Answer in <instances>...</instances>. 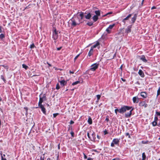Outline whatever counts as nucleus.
<instances>
[{"label":"nucleus","instance_id":"nucleus-48","mask_svg":"<svg viewBox=\"0 0 160 160\" xmlns=\"http://www.w3.org/2000/svg\"><path fill=\"white\" fill-rule=\"evenodd\" d=\"M144 0H142L141 2V5L139 6V7H141L143 5Z\"/></svg>","mask_w":160,"mask_h":160},{"label":"nucleus","instance_id":"nucleus-11","mask_svg":"<svg viewBox=\"0 0 160 160\" xmlns=\"http://www.w3.org/2000/svg\"><path fill=\"white\" fill-rule=\"evenodd\" d=\"M120 139L114 138L112 142L115 144L118 145L120 142Z\"/></svg>","mask_w":160,"mask_h":160},{"label":"nucleus","instance_id":"nucleus-30","mask_svg":"<svg viewBox=\"0 0 160 160\" xmlns=\"http://www.w3.org/2000/svg\"><path fill=\"white\" fill-rule=\"evenodd\" d=\"M1 78L4 82L5 83H6V80L5 79V78L3 75H1Z\"/></svg>","mask_w":160,"mask_h":160},{"label":"nucleus","instance_id":"nucleus-9","mask_svg":"<svg viewBox=\"0 0 160 160\" xmlns=\"http://www.w3.org/2000/svg\"><path fill=\"white\" fill-rule=\"evenodd\" d=\"M137 17V14L135 13L133 17L132 18L131 22L132 25H133V23L135 22Z\"/></svg>","mask_w":160,"mask_h":160},{"label":"nucleus","instance_id":"nucleus-10","mask_svg":"<svg viewBox=\"0 0 160 160\" xmlns=\"http://www.w3.org/2000/svg\"><path fill=\"white\" fill-rule=\"evenodd\" d=\"M138 57L140 59L144 62H147L144 55H143L141 56H138Z\"/></svg>","mask_w":160,"mask_h":160},{"label":"nucleus","instance_id":"nucleus-22","mask_svg":"<svg viewBox=\"0 0 160 160\" xmlns=\"http://www.w3.org/2000/svg\"><path fill=\"white\" fill-rule=\"evenodd\" d=\"M98 18L97 16L94 15L92 17V19L93 20V21H94V22H95L96 21H97V20H98Z\"/></svg>","mask_w":160,"mask_h":160},{"label":"nucleus","instance_id":"nucleus-31","mask_svg":"<svg viewBox=\"0 0 160 160\" xmlns=\"http://www.w3.org/2000/svg\"><path fill=\"white\" fill-rule=\"evenodd\" d=\"M152 124L153 126H156L157 125V122L154 121L152 122Z\"/></svg>","mask_w":160,"mask_h":160},{"label":"nucleus","instance_id":"nucleus-60","mask_svg":"<svg viewBox=\"0 0 160 160\" xmlns=\"http://www.w3.org/2000/svg\"><path fill=\"white\" fill-rule=\"evenodd\" d=\"M30 5V4H29V5L28 6H27L25 7V8L24 9V10L25 9H28L29 8V5Z\"/></svg>","mask_w":160,"mask_h":160},{"label":"nucleus","instance_id":"nucleus-63","mask_svg":"<svg viewBox=\"0 0 160 160\" xmlns=\"http://www.w3.org/2000/svg\"><path fill=\"white\" fill-rule=\"evenodd\" d=\"M97 138H98V139H99L100 138V137L98 135H97Z\"/></svg>","mask_w":160,"mask_h":160},{"label":"nucleus","instance_id":"nucleus-38","mask_svg":"<svg viewBox=\"0 0 160 160\" xmlns=\"http://www.w3.org/2000/svg\"><path fill=\"white\" fill-rule=\"evenodd\" d=\"M24 109L26 111V114H28V108L27 107H24Z\"/></svg>","mask_w":160,"mask_h":160},{"label":"nucleus","instance_id":"nucleus-35","mask_svg":"<svg viewBox=\"0 0 160 160\" xmlns=\"http://www.w3.org/2000/svg\"><path fill=\"white\" fill-rule=\"evenodd\" d=\"M45 154H43L42 156H41L40 158V160H44L45 157Z\"/></svg>","mask_w":160,"mask_h":160},{"label":"nucleus","instance_id":"nucleus-55","mask_svg":"<svg viewBox=\"0 0 160 160\" xmlns=\"http://www.w3.org/2000/svg\"><path fill=\"white\" fill-rule=\"evenodd\" d=\"M84 155V159H86L87 158V156L85 155V154L84 153H83Z\"/></svg>","mask_w":160,"mask_h":160},{"label":"nucleus","instance_id":"nucleus-44","mask_svg":"<svg viewBox=\"0 0 160 160\" xmlns=\"http://www.w3.org/2000/svg\"><path fill=\"white\" fill-rule=\"evenodd\" d=\"M96 96L97 98V99H98V100H99L100 98L101 95L98 94Z\"/></svg>","mask_w":160,"mask_h":160},{"label":"nucleus","instance_id":"nucleus-27","mask_svg":"<svg viewBox=\"0 0 160 160\" xmlns=\"http://www.w3.org/2000/svg\"><path fill=\"white\" fill-rule=\"evenodd\" d=\"M80 83V81H77L74 82H73L72 84V86H74V85H76V84H77L78 83Z\"/></svg>","mask_w":160,"mask_h":160},{"label":"nucleus","instance_id":"nucleus-59","mask_svg":"<svg viewBox=\"0 0 160 160\" xmlns=\"http://www.w3.org/2000/svg\"><path fill=\"white\" fill-rule=\"evenodd\" d=\"M156 7H155V6H153V7L151 8V9H152H152H156Z\"/></svg>","mask_w":160,"mask_h":160},{"label":"nucleus","instance_id":"nucleus-52","mask_svg":"<svg viewBox=\"0 0 160 160\" xmlns=\"http://www.w3.org/2000/svg\"><path fill=\"white\" fill-rule=\"evenodd\" d=\"M72 126H69V127L68 128V131H69L70 129L72 130Z\"/></svg>","mask_w":160,"mask_h":160},{"label":"nucleus","instance_id":"nucleus-8","mask_svg":"<svg viewBox=\"0 0 160 160\" xmlns=\"http://www.w3.org/2000/svg\"><path fill=\"white\" fill-rule=\"evenodd\" d=\"M115 25V24H113L112 25H110L106 29V31L108 33H110L111 32L110 30L112 29Z\"/></svg>","mask_w":160,"mask_h":160},{"label":"nucleus","instance_id":"nucleus-49","mask_svg":"<svg viewBox=\"0 0 160 160\" xmlns=\"http://www.w3.org/2000/svg\"><path fill=\"white\" fill-rule=\"evenodd\" d=\"M114 144L113 143V142H112L111 143V146L112 147H114Z\"/></svg>","mask_w":160,"mask_h":160},{"label":"nucleus","instance_id":"nucleus-33","mask_svg":"<svg viewBox=\"0 0 160 160\" xmlns=\"http://www.w3.org/2000/svg\"><path fill=\"white\" fill-rule=\"evenodd\" d=\"M112 13V12H108L106 14H105L103 16V17H105L106 16H107L108 15L111 14Z\"/></svg>","mask_w":160,"mask_h":160},{"label":"nucleus","instance_id":"nucleus-45","mask_svg":"<svg viewBox=\"0 0 160 160\" xmlns=\"http://www.w3.org/2000/svg\"><path fill=\"white\" fill-rule=\"evenodd\" d=\"M158 120V118L157 117V116H155V118H154V121L155 122H157V121Z\"/></svg>","mask_w":160,"mask_h":160},{"label":"nucleus","instance_id":"nucleus-46","mask_svg":"<svg viewBox=\"0 0 160 160\" xmlns=\"http://www.w3.org/2000/svg\"><path fill=\"white\" fill-rule=\"evenodd\" d=\"M103 132H104V135H106V134H108V132H107V131L106 129H105V130Z\"/></svg>","mask_w":160,"mask_h":160},{"label":"nucleus","instance_id":"nucleus-64","mask_svg":"<svg viewBox=\"0 0 160 160\" xmlns=\"http://www.w3.org/2000/svg\"><path fill=\"white\" fill-rule=\"evenodd\" d=\"M47 64L48 65V66L49 67H51L52 66L51 65V64H50V63H49L48 62H47Z\"/></svg>","mask_w":160,"mask_h":160},{"label":"nucleus","instance_id":"nucleus-32","mask_svg":"<svg viewBox=\"0 0 160 160\" xmlns=\"http://www.w3.org/2000/svg\"><path fill=\"white\" fill-rule=\"evenodd\" d=\"M93 22H88L87 23V25L89 26H92L93 25Z\"/></svg>","mask_w":160,"mask_h":160},{"label":"nucleus","instance_id":"nucleus-51","mask_svg":"<svg viewBox=\"0 0 160 160\" xmlns=\"http://www.w3.org/2000/svg\"><path fill=\"white\" fill-rule=\"evenodd\" d=\"M87 136L88 138L90 139L91 140V138L90 137V135H89V133L88 132H87Z\"/></svg>","mask_w":160,"mask_h":160},{"label":"nucleus","instance_id":"nucleus-19","mask_svg":"<svg viewBox=\"0 0 160 160\" xmlns=\"http://www.w3.org/2000/svg\"><path fill=\"white\" fill-rule=\"evenodd\" d=\"M99 44H100V43H99V42H97L95 44L93 45L91 47V48H92V50H93V49L94 48H96L97 46H98L99 45Z\"/></svg>","mask_w":160,"mask_h":160},{"label":"nucleus","instance_id":"nucleus-25","mask_svg":"<svg viewBox=\"0 0 160 160\" xmlns=\"http://www.w3.org/2000/svg\"><path fill=\"white\" fill-rule=\"evenodd\" d=\"M142 160H145L146 158V156L144 152L142 153Z\"/></svg>","mask_w":160,"mask_h":160},{"label":"nucleus","instance_id":"nucleus-21","mask_svg":"<svg viewBox=\"0 0 160 160\" xmlns=\"http://www.w3.org/2000/svg\"><path fill=\"white\" fill-rule=\"evenodd\" d=\"M93 50L92 48H91L88 54V56L89 57L91 56L93 54Z\"/></svg>","mask_w":160,"mask_h":160},{"label":"nucleus","instance_id":"nucleus-7","mask_svg":"<svg viewBox=\"0 0 160 160\" xmlns=\"http://www.w3.org/2000/svg\"><path fill=\"white\" fill-rule=\"evenodd\" d=\"M39 107L41 109V110L43 113L45 114H46V109L43 106L42 104H38Z\"/></svg>","mask_w":160,"mask_h":160},{"label":"nucleus","instance_id":"nucleus-54","mask_svg":"<svg viewBox=\"0 0 160 160\" xmlns=\"http://www.w3.org/2000/svg\"><path fill=\"white\" fill-rule=\"evenodd\" d=\"M62 48V47H60L59 48H57V50H58V51L60 50Z\"/></svg>","mask_w":160,"mask_h":160},{"label":"nucleus","instance_id":"nucleus-58","mask_svg":"<svg viewBox=\"0 0 160 160\" xmlns=\"http://www.w3.org/2000/svg\"><path fill=\"white\" fill-rule=\"evenodd\" d=\"M69 73L70 74H73L74 73V72L73 71H71V70H70L69 71Z\"/></svg>","mask_w":160,"mask_h":160},{"label":"nucleus","instance_id":"nucleus-3","mask_svg":"<svg viewBox=\"0 0 160 160\" xmlns=\"http://www.w3.org/2000/svg\"><path fill=\"white\" fill-rule=\"evenodd\" d=\"M39 101L38 104H42L44 101L47 100V98L45 94H43L42 93H41L39 95Z\"/></svg>","mask_w":160,"mask_h":160},{"label":"nucleus","instance_id":"nucleus-34","mask_svg":"<svg viewBox=\"0 0 160 160\" xmlns=\"http://www.w3.org/2000/svg\"><path fill=\"white\" fill-rule=\"evenodd\" d=\"M5 35L3 34H0V39H2L3 38H4Z\"/></svg>","mask_w":160,"mask_h":160},{"label":"nucleus","instance_id":"nucleus-36","mask_svg":"<svg viewBox=\"0 0 160 160\" xmlns=\"http://www.w3.org/2000/svg\"><path fill=\"white\" fill-rule=\"evenodd\" d=\"M34 47H35V46L33 43H32V44L30 46V48L31 49H32V48H34Z\"/></svg>","mask_w":160,"mask_h":160},{"label":"nucleus","instance_id":"nucleus-2","mask_svg":"<svg viewBox=\"0 0 160 160\" xmlns=\"http://www.w3.org/2000/svg\"><path fill=\"white\" fill-rule=\"evenodd\" d=\"M69 22H71L72 23L71 25L72 26L75 27L77 25H79L80 23L82 22H81L80 20L78 18H72L69 20Z\"/></svg>","mask_w":160,"mask_h":160},{"label":"nucleus","instance_id":"nucleus-57","mask_svg":"<svg viewBox=\"0 0 160 160\" xmlns=\"http://www.w3.org/2000/svg\"><path fill=\"white\" fill-rule=\"evenodd\" d=\"M70 123V124H72L74 123V122L72 120H71Z\"/></svg>","mask_w":160,"mask_h":160},{"label":"nucleus","instance_id":"nucleus-42","mask_svg":"<svg viewBox=\"0 0 160 160\" xmlns=\"http://www.w3.org/2000/svg\"><path fill=\"white\" fill-rule=\"evenodd\" d=\"M70 133L71 134L72 137L73 138L74 137V133L72 131L70 132Z\"/></svg>","mask_w":160,"mask_h":160},{"label":"nucleus","instance_id":"nucleus-28","mask_svg":"<svg viewBox=\"0 0 160 160\" xmlns=\"http://www.w3.org/2000/svg\"><path fill=\"white\" fill-rule=\"evenodd\" d=\"M145 102L144 101H142L140 102L139 103V106L141 107H142L144 105V104H145Z\"/></svg>","mask_w":160,"mask_h":160},{"label":"nucleus","instance_id":"nucleus-12","mask_svg":"<svg viewBox=\"0 0 160 160\" xmlns=\"http://www.w3.org/2000/svg\"><path fill=\"white\" fill-rule=\"evenodd\" d=\"M132 15V14H129L128 15L127 17L122 20V22L125 24V21L128 20L129 18L131 17Z\"/></svg>","mask_w":160,"mask_h":160},{"label":"nucleus","instance_id":"nucleus-1","mask_svg":"<svg viewBox=\"0 0 160 160\" xmlns=\"http://www.w3.org/2000/svg\"><path fill=\"white\" fill-rule=\"evenodd\" d=\"M131 108L132 109L129 112L125 113V117L129 118L131 116L132 114V112L134 109V108H132V107L124 105L120 109H116L115 110V112L116 115L117 114L118 112L120 113L123 114L126 112L127 110H129Z\"/></svg>","mask_w":160,"mask_h":160},{"label":"nucleus","instance_id":"nucleus-39","mask_svg":"<svg viewBox=\"0 0 160 160\" xmlns=\"http://www.w3.org/2000/svg\"><path fill=\"white\" fill-rule=\"evenodd\" d=\"M59 114L58 113H54L53 114V118H56V117L58 116V115Z\"/></svg>","mask_w":160,"mask_h":160},{"label":"nucleus","instance_id":"nucleus-29","mask_svg":"<svg viewBox=\"0 0 160 160\" xmlns=\"http://www.w3.org/2000/svg\"><path fill=\"white\" fill-rule=\"evenodd\" d=\"M22 67L26 70H27L28 68V67L27 66L24 64H22Z\"/></svg>","mask_w":160,"mask_h":160},{"label":"nucleus","instance_id":"nucleus-20","mask_svg":"<svg viewBox=\"0 0 160 160\" xmlns=\"http://www.w3.org/2000/svg\"><path fill=\"white\" fill-rule=\"evenodd\" d=\"M0 154L1 155V159L2 160H7V159L5 158V154H2V152H1Z\"/></svg>","mask_w":160,"mask_h":160},{"label":"nucleus","instance_id":"nucleus-24","mask_svg":"<svg viewBox=\"0 0 160 160\" xmlns=\"http://www.w3.org/2000/svg\"><path fill=\"white\" fill-rule=\"evenodd\" d=\"M79 16L80 17H81V19H82L84 16V12H81L80 14L79 15Z\"/></svg>","mask_w":160,"mask_h":160},{"label":"nucleus","instance_id":"nucleus-50","mask_svg":"<svg viewBox=\"0 0 160 160\" xmlns=\"http://www.w3.org/2000/svg\"><path fill=\"white\" fill-rule=\"evenodd\" d=\"M148 142L147 141V142H146L144 141H142V143H143V144H146V143H147V142Z\"/></svg>","mask_w":160,"mask_h":160},{"label":"nucleus","instance_id":"nucleus-23","mask_svg":"<svg viewBox=\"0 0 160 160\" xmlns=\"http://www.w3.org/2000/svg\"><path fill=\"white\" fill-rule=\"evenodd\" d=\"M88 122L90 125L92 124V119L90 117H89L88 118Z\"/></svg>","mask_w":160,"mask_h":160},{"label":"nucleus","instance_id":"nucleus-26","mask_svg":"<svg viewBox=\"0 0 160 160\" xmlns=\"http://www.w3.org/2000/svg\"><path fill=\"white\" fill-rule=\"evenodd\" d=\"M95 13L96 14V16H97L98 17L99 16L100 14V12L99 10L95 11Z\"/></svg>","mask_w":160,"mask_h":160},{"label":"nucleus","instance_id":"nucleus-40","mask_svg":"<svg viewBox=\"0 0 160 160\" xmlns=\"http://www.w3.org/2000/svg\"><path fill=\"white\" fill-rule=\"evenodd\" d=\"M80 55V54H78V55H77L75 57V58H74V61H76V60L77 59V58Z\"/></svg>","mask_w":160,"mask_h":160},{"label":"nucleus","instance_id":"nucleus-13","mask_svg":"<svg viewBox=\"0 0 160 160\" xmlns=\"http://www.w3.org/2000/svg\"><path fill=\"white\" fill-rule=\"evenodd\" d=\"M92 14L90 12H89L87 15H84L85 18L87 19H90L92 17Z\"/></svg>","mask_w":160,"mask_h":160},{"label":"nucleus","instance_id":"nucleus-43","mask_svg":"<svg viewBox=\"0 0 160 160\" xmlns=\"http://www.w3.org/2000/svg\"><path fill=\"white\" fill-rule=\"evenodd\" d=\"M109 117L108 116H107L106 117V118L105 120V121H107V122H108L109 119Z\"/></svg>","mask_w":160,"mask_h":160},{"label":"nucleus","instance_id":"nucleus-56","mask_svg":"<svg viewBox=\"0 0 160 160\" xmlns=\"http://www.w3.org/2000/svg\"><path fill=\"white\" fill-rule=\"evenodd\" d=\"M2 67H4L5 68L8 69V68L7 66H5L4 65H2Z\"/></svg>","mask_w":160,"mask_h":160},{"label":"nucleus","instance_id":"nucleus-15","mask_svg":"<svg viewBox=\"0 0 160 160\" xmlns=\"http://www.w3.org/2000/svg\"><path fill=\"white\" fill-rule=\"evenodd\" d=\"M138 73L140 76L142 78L144 77L145 75L143 71L141 69H140L138 72Z\"/></svg>","mask_w":160,"mask_h":160},{"label":"nucleus","instance_id":"nucleus-62","mask_svg":"<svg viewBox=\"0 0 160 160\" xmlns=\"http://www.w3.org/2000/svg\"><path fill=\"white\" fill-rule=\"evenodd\" d=\"M58 149H60V144H59L58 145Z\"/></svg>","mask_w":160,"mask_h":160},{"label":"nucleus","instance_id":"nucleus-17","mask_svg":"<svg viewBox=\"0 0 160 160\" xmlns=\"http://www.w3.org/2000/svg\"><path fill=\"white\" fill-rule=\"evenodd\" d=\"M132 100L133 103H137L138 102L139 99L138 98L136 97H133L132 98Z\"/></svg>","mask_w":160,"mask_h":160},{"label":"nucleus","instance_id":"nucleus-14","mask_svg":"<svg viewBox=\"0 0 160 160\" xmlns=\"http://www.w3.org/2000/svg\"><path fill=\"white\" fill-rule=\"evenodd\" d=\"M61 85L64 86L66 85L67 84V81H65L64 80L59 81Z\"/></svg>","mask_w":160,"mask_h":160},{"label":"nucleus","instance_id":"nucleus-16","mask_svg":"<svg viewBox=\"0 0 160 160\" xmlns=\"http://www.w3.org/2000/svg\"><path fill=\"white\" fill-rule=\"evenodd\" d=\"M92 138H91V140L92 141H95L96 139V135L94 132H93L92 134Z\"/></svg>","mask_w":160,"mask_h":160},{"label":"nucleus","instance_id":"nucleus-5","mask_svg":"<svg viewBox=\"0 0 160 160\" xmlns=\"http://www.w3.org/2000/svg\"><path fill=\"white\" fill-rule=\"evenodd\" d=\"M99 65V63H95L93 64L91 66L90 70L92 71H95L98 68Z\"/></svg>","mask_w":160,"mask_h":160},{"label":"nucleus","instance_id":"nucleus-61","mask_svg":"<svg viewBox=\"0 0 160 160\" xmlns=\"http://www.w3.org/2000/svg\"><path fill=\"white\" fill-rule=\"evenodd\" d=\"M87 160H93V159L91 158H88Z\"/></svg>","mask_w":160,"mask_h":160},{"label":"nucleus","instance_id":"nucleus-53","mask_svg":"<svg viewBox=\"0 0 160 160\" xmlns=\"http://www.w3.org/2000/svg\"><path fill=\"white\" fill-rule=\"evenodd\" d=\"M143 106L145 108H146L148 106V104L145 102V104H144Z\"/></svg>","mask_w":160,"mask_h":160},{"label":"nucleus","instance_id":"nucleus-47","mask_svg":"<svg viewBox=\"0 0 160 160\" xmlns=\"http://www.w3.org/2000/svg\"><path fill=\"white\" fill-rule=\"evenodd\" d=\"M156 114L157 115V116H160V112H158V111H156Z\"/></svg>","mask_w":160,"mask_h":160},{"label":"nucleus","instance_id":"nucleus-37","mask_svg":"<svg viewBox=\"0 0 160 160\" xmlns=\"http://www.w3.org/2000/svg\"><path fill=\"white\" fill-rule=\"evenodd\" d=\"M60 88V87L58 83H57L56 86V89L57 90H58Z\"/></svg>","mask_w":160,"mask_h":160},{"label":"nucleus","instance_id":"nucleus-6","mask_svg":"<svg viewBox=\"0 0 160 160\" xmlns=\"http://www.w3.org/2000/svg\"><path fill=\"white\" fill-rule=\"evenodd\" d=\"M132 25L128 26L125 29V32L127 34L130 33L131 31V29L132 27Z\"/></svg>","mask_w":160,"mask_h":160},{"label":"nucleus","instance_id":"nucleus-41","mask_svg":"<svg viewBox=\"0 0 160 160\" xmlns=\"http://www.w3.org/2000/svg\"><path fill=\"white\" fill-rule=\"evenodd\" d=\"M125 135L126 136H128V137L129 138H131V137H130V135H129V133H125Z\"/></svg>","mask_w":160,"mask_h":160},{"label":"nucleus","instance_id":"nucleus-4","mask_svg":"<svg viewBox=\"0 0 160 160\" xmlns=\"http://www.w3.org/2000/svg\"><path fill=\"white\" fill-rule=\"evenodd\" d=\"M58 37V31H57L56 29L55 28L54 30L52 32V38L53 39L55 40L54 42L56 43V40L57 39Z\"/></svg>","mask_w":160,"mask_h":160},{"label":"nucleus","instance_id":"nucleus-18","mask_svg":"<svg viewBox=\"0 0 160 160\" xmlns=\"http://www.w3.org/2000/svg\"><path fill=\"white\" fill-rule=\"evenodd\" d=\"M141 95L143 98H146L147 97V94L145 92H141Z\"/></svg>","mask_w":160,"mask_h":160}]
</instances>
